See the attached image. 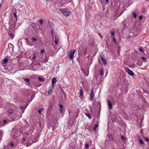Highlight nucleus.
<instances>
[{"label": "nucleus", "mask_w": 149, "mask_h": 149, "mask_svg": "<svg viewBox=\"0 0 149 149\" xmlns=\"http://www.w3.org/2000/svg\"><path fill=\"white\" fill-rule=\"evenodd\" d=\"M139 141L140 143L142 144H144L142 140L140 138L139 139Z\"/></svg>", "instance_id": "obj_15"}, {"label": "nucleus", "mask_w": 149, "mask_h": 149, "mask_svg": "<svg viewBox=\"0 0 149 149\" xmlns=\"http://www.w3.org/2000/svg\"><path fill=\"white\" fill-rule=\"evenodd\" d=\"M10 145L12 146H13L14 145V143H11V144H10Z\"/></svg>", "instance_id": "obj_40"}, {"label": "nucleus", "mask_w": 149, "mask_h": 149, "mask_svg": "<svg viewBox=\"0 0 149 149\" xmlns=\"http://www.w3.org/2000/svg\"><path fill=\"white\" fill-rule=\"evenodd\" d=\"M139 50L142 53H143L144 52V50L142 49L141 48H139Z\"/></svg>", "instance_id": "obj_22"}, {"label": "nucleus", "mask_w": 149, "mask_h": 149, "mask_svg": "<svg viewBox=\"0 0 149 149\" xmlns=\"http://www.w3.org/2000/svg\"><path fill=\"white\" fill-rule=\"evenodd\" d=\"M14 17L16 18L17 17V14H16V13H14Z\"/></svg>", "instance_id": "obj_35"}, {"label": "nucleus", "mask_w": 149, "mask_h": 149, "mask_svg": "<svg viewBox=\"0 0 149 149\" xmlns=\"http://www.w3.org/2000/svg\"><path fill=\"white\" fill-rule=\"evenodd\" d=\"M10 36H11V37H13V34H11H11H10Z\"/></svg>", "instance_id": "obj_42"}, {"label": "nucleus", "mask_w": 149, "mask_h": 149, "mask_svg": "<svg viewBox=\"0 0 149 149\" xmlns=\"http://www.w3.org/2000/svg\"><path fill=\"white\" fill-rule=\"evenodd\" d=\"M45 52V50L44 49H42V50L40 52L41 54H43Z\"/></svg>", "instance_id": "obj_31"}, {"label": "nucleus", "mask_w": 149, "mask_h": 149, "mask_svg": "<svg viewBox=\"0 0 149 149\" xmlns=\"http://www.w3.org/2000/svg\"><path fill=\"white\" fill-rule=\"evenodd\" d=\"M19 108L21 109H23L24 108H23V107L22 106H20L19 107Z\"/></svg>", "instance_id": "obj_37"}, {"label": "nucleus", "mask_w": 149, "mask_h": 149, "mask_svg": "<svg viewBox=\"0 0 149 149\" xmlns=\"http://www.w3.org/2000/svg\"><path fill=\"white\" fill-rule=\"evenodd\" d=\"M100 57L101 58V60L102 61L104 65H105L107 64V62L104 59V58L101 55L100 56Z\"/></svg>", "instance_id": "obj_6"}, {"label": "nucleus", "mask_w": 149, "mask_h": 149, "mask_svg": "<svg viewBox=\"0 0 149 149\" xmlns=\"http://www.w3.org/2000/svg\"><path fill=\"white\" fill-rule=\"evenodd\" d=\"M8 46L9 47H10V48H11V47H13V45L11 43H9L8 44Z\"/></svg>", "instance_id": "obj_23"}, {"label": "nucleus", "mask_w": 149, "mask_h": 149, "mask_svg": "<svg viewBox=\"0 0 149 149\" xmlns=\"http://www.w3.org/2000/svg\"><path fill=\"white\" fill-rule=\"evenodd\" d=\"M60 10L65 16H68L70 15V12L69 11H66L65 9H61Z\"/></svg>", "instance_id": "obj_1"}, {"label": "nucleus", "mask_w": 149, "mask_h": 149, "mask_svg": "<svg viewBox=\"0 0 149 149\" xmlns=\"http://www.w3.org/2000/svg\"><path fill=\"white\" fill-rule=\"evenodd\" d=\"M83 95V91L81 88L80 89V96H82Z\"/></svg>", "instance_id": "obj_17"}, {"label": "nucleus", "mask_w": 149, "mask_h": 149, "mask_svg": "<svg viewBox=\"0 0 149 149\" xmlns=\"http://www.w3.org/2000/svg\"><path fill=\"white\" fill-rule=\"evenodd\" d=\"M142 59L144 60H146V58L144 57H142Z\"/></svg>", "instance_id": "obj_34"}, {"label": "nucleus", "mask_w": 149, "mask_h": 149, "mask_svg": "<svg viewBox=\"0 0 149 149\" xmlns=\"http://www.w3.org/2000/svg\"><path fill=\"white\" fill-rule=\"evenodd\" d=\"M25 140H26L25 138H23V141H25Z\"/></svg>", "instance_id": "obj_44"}, {"label": "nucleus", "mask_w": 149, "mask_h": 149, "mask_svg": "<svg viewBox=\"0 0 149 149\" xmlns=\"http://www.w3.org/2000/svg\"><path fill=\"white\" fill-rule=\"evenodd\" d=\"M52 85L53 87L55 85V83L57 81L56 79V78H53L52 79Z\"/></svg>", "instance_id": "obj_4"}, {"label": "nucleus", "mask_w": 149, "mask_h": 149, "mask_svg": "<svg viewBox=\"0 0 149 149\" xmlns=\"http://www.w3.org/2000/svg\"><path fill=\"white\" fill-rule=\"evenodd\" d=\"M24 80L25 81L28 83L29 84H30V80L29 79L27 78H25L24 79Z\"/></svg>", "instance_id": "obj_11"}, {"label": "nucleus", "mask_w": 149, "mask_h": 149, "mask_svg": "<svg viewBox=\"0 0 149 149\" xmlns=\"http://www.w3.org/2000/svg\"><path fill=\"white\" fill-rule=\"evenodd\" d=\"M52 91H53L52 89L50 90L48 92V94H51L52 93Z\"/></svg>", "instance_id": "obj_20"}, {"label": "nucleus", "mask_w": 149, "mask_h": 149, "mask_svg": "<svg viewBox=\"0 0 149 149\" xmlns=\"http://www.w3.org/2000/svg\"><path fill=\"white\" fill-rule=\"evenodd\" d=\"M38 79L40 81H43L44 80V79H43L41 77H38Z\"/></svg>", "instance_id": "obj_21"}, {"label": "nucleus", "mask_w": 149, "mask_h": 149, "mask_svg": "<svg viewBox=\"0 0 149 149\" xmlns=\"http://www.w3.org/2000/svg\"><path fill=\"white\" fill-rule=\"evenodd\" d=\"M59 106L60 107V109L59 110L61 112V113H62L63 110V106L61 104H59Z\"/></svg>", "instance_id": "obj_10"}, {"label": "nucleus", "mask_w": 149, "mask_h": 149, "mask_svg": "<svg viewBox=\"0 0 149 149\" xmlns=\"http://www.w3.org/2000/svg\"><path fill=\"white\" fill-rule=\"evenodd\" d=\"M99 36H100V38H102V35L100 33H98Z\"/></svg>", "instance_id": "obj_36"}, {"label": "nucleus", "mask_w": 149, "mask_h": 149, "mask_svg": "<svg viewBox=\"0 0 149 149\" xmlns=\"http://www.w3.org/2000/svg\"><path fill=\"white\" fill-rule=\"evenodd\" d=\"M51 33H53V31H51Z\"/></svg>", "instance_id": "obj_46"}, {"label": "nucleus", "mask_w": 149, "mask_h": 149, "mask_svg": "<svg viewBox=\"0 0 149 149\" xmlns=\"http://www.w3.org/2000/svg\"><path fill=\"white\" fill-rule=\"evenodd\" d=\"M7 121L6 120H4L3 122V123H6V122Z\"/></svg>", "instance_id": "obj_38"}, {"label": "nucleus", "mask_w": 149, "mask_h": 149, "mask_svg": "<svg viewBox=\"0 0 149 149\" xmlns=\"http://www.w3.org/2000/svg\"><path fill=\"white\" fill-rule=\"evenodd\" d=\"M111 36L113 37L114 36L115 33H114V31H113L111 33Z\"/></svg>", "instance_id": "obj_29"}, {"label": "nucleus", "mask_w": 149, "mask_h": 149, "mask_svg": "<svg viewBox=\"0 0 149 149\" xmlns=\"http://www.w3.org/2000/svg\"><path fill=\"white\" fill-rule=\"evenodd\" d=\"M54 42L56 45L58 44V40L56 38H55L54 40Z\"/></svg>", "instance_id": "obj_19"}, {"label": "nucleus", "mask_w": 149, "mask_h": 149, "mask_svg": "<svg viewBox=\"0 0 149 149\" xmlns=\"http://www.w3.org/2000/svg\"><path fill=\"white\" fill-rule=\"evenodd\" d=\"M8 112L10 114H11L12 113H13V111H10V110H8Z\"/></svg>", "instance_id": "obj_33"}, {"label": "nucleus", "mask_w": 149, "mask_h": 149, "mask_svg": "<svg viewBox=\"0 0 149 149\" xmlns=\"http://www.w3.org/2000/svg\"><path fill=\"white\" fill-rule=\"evenodd\" d=\"M63 95H64V96L65 97V93L64 92V91H63Z\"/></svg>", "instance_id": "obj_39"}, {"label": "nucleus", "mask_w": 149, "mask_h": 149, "mask_svg": "<svg viewBox=\"0 0 149 149\" xmlns=\"http://www.w3.org/2000/svg\"><path fill=\"white\" fill-rule=\"evenodd\" d=\"M44 110L43 108H41L38 110V112L40 114H41V112Z\"/></svg>", "instance_id": "obj_16"}, {"label": "nucleus", "mask_w": 149, "mask_h": 149, "mask_svg": "<svg viewBox=\"0 0 149 149\" xmlns=\"http://www.w3.org/2000/svg\"><path fill=\"white\" fill-rule=\"evenodd\" d=\"M125 69L126 72L129 75L132 76H133L134 75V72L130 70L128 68H125Z\"/></svg>", "instance_id": "obj_3"}, {"label": "nucleus", "mask_w": 149, "mask_h": 149, "mask_svg": "<svg viewBox=\"0 0 149 149\" xmlns=\"http://www.w3.org/2000/svg\"><path fill=\"white\" fill-rule=\"evenodd\" d=\"M76 51L75 49H73L70 52L69 54V58L70 59H72Z\"/></svg>", "instance_id": "obj_2"}, {"label": "nucleus", "mask_w": 149, "mask_h": 149, "mask_svg": "<svg viewBox=\"0 0 149 149\" xmlns=\"http://www.w3.org/2000/svg\"><path fill=\"white\" fill-rule=\"evenodd\" d=\"M39 21L40 22V24L41 25L43 23V20L42 19H40L39 20Z\"/></svg>", "instance_id": "obj_18"}, {"label": "nucleus", "mask_w": 149, "mask_h": 149, "mask_svg": "<svg viewBox=\"0 0 149 149\" xmlns=\"http://www.w3.org/2000/svg\"><path fill=\"white\" fill-rule=\"evenodd\" d=\"M121 138L123 140H125L124 138V137L123 136H121Z\"/></svg>", "instance_id": "obj_41"}, {"label": "nucleus", "mask_w": 149, "mask_h": 149, "mask_svg": "<svg viewBox=\"0 0 149 149\" xmlns=\"http://www.w3.org/2000/svg\"><path fill=\"white\" fill-rule=\"evenodd\" d=\"M145 139L146 141H149V139H148V137H145Z\"/></svg>", "instance_id": "obj_30"}, {"label": "nucleus", "mask_w": 149, "mask_h": 149, "mask_svg": "<svg viewBox=\"0 0 149 149\" xmlns=\"http://www.w3.org/2000/svg\"><path fill=\"white\" fill-rule=\"evenodd\" d=\"M99 75L102 76L103 75V69L102 68H101L99 70Z\"/></svg>", "instance_id": "obj_9"}, {"label": "nucleus", "mask_w": 149, "mask_h": 149, "mask_svg": "<svg viewBox=\"0 0 149 149\" xmlns=\"http://www.w3.org/2000/svg\"><path fill=\"white\" fill-rule=\"evenodd\" d=\"M98 125L97 124H96L94 127L93 128V130L94 131H95L96 130V128L98 127Z\"/></svg>", "instance_id": "obj_13"}, {"label": "nucleus", "mask_w": 149, "mask_h": 149, "mask_svg": "<svg viewBox=\"0 0 149 149\" xmlns=\"http://www.w3.org/2000/svg\"><path fill=\"white\" fill-rule=\"evenodd\" d=\"M109 0H106V3H107L108 2Z\"/></svg>", "instance_id": "obj_45"}, {"label": "nucleus", "mask_w": 149, "mask_h": 149, "mask_svg": "<svg viewBox=\"0 0 149 149\" xmlns=\"http://www.w3.org/2000/svg\"><path fill=\"white\" fill-rule=\"evenodd\" d=\"M93 93H94V92L93 90L92 89L91 90V94H90V100L91 101H92L93 99Z\"/></svg>", "instance_id": "obj_5"}, {"label": "nucleus", "mask_w": 149, "mask_h": 149, "mask_svg": "<svg viewBox=\"0 0 149 149\" xmlns=\"http://www.w3.org/2000/svg\"><path fill=\"white\" fill-rule=\"evenodd\" d=\"M31 144H29V143H27L26 144L27 146H29Z\"/></svg>", "instance_id": "obj_43"}, {"label": "nucleus", "mask_w": 149, "mask_h": 149, "mask_svg": "<svg viewBox=\"0 0 149 149\" xmlns=\"http://www.w3.org/2000/svg\"><path fill=\"white\" fill-rule=\"evenodd\" d=\"M133 17L135 18H136V13H133Z\"/></svg>", "instance_id": "obj_27"}, {"label": "nucleus", "mask_w": 149, "mask_h": 149, "mask_svg": "<svg viewBox=\"0 0 149 149\" xmlns=\"http://www.w3.org/2000/svg\"><path fill=\"white\" fill-rule=\"evenodd\" d=\"M25 40H26V42L27 43L28 45H29L32 46V44L29 39H28L27 38H26L25 39Z\"/></svg>", "instance_id": "obj_7"}, {"label": "nucleus", "mask_w": 149, "mask_h": 149, "mask_svg": "<svg viewBox=\"0 0 149 149\" xmlns=\"http://www.w3.org/2000/svg\"><path fill=\"white\" fill-rule=\"evenodd\" d=\"M36 57V54H35L34 55H33V59H35Z\"/></svg>", "instance_id": "obj_25"}, {"label": "nucleus", "mask_w": 149, "mask_h": 149, "mask_svg": "<svg viewBox=\"0 0 149 149\" xmlns=\"http://www.w3.org/2000/svg\"><path fill=\"white\" fill-rule=\"evenodd\" d=\"M32 40L33 41H36L37 40V39L34 37H33L32 38Z\"/></svg>", "instance_id": "obj_26"}, {"label": "nucleus", "mask_w": 149, "mask_h": 149, "mask_svg": "<svg viewBox=\"0 0 149 149\" xmlns=\"http://www.w3.org/2000/svg\"><path fill=\"white\" fill-rule=\"evenodd\" d=\"M107 104L109 107L111 109H112V104L111 102L109 100H107Z\"/></svg>", "instance_id": "obj_8"}, {"label": "nucleus", "mask_w": 149, "mask_h": 149, "mask_svg": "<svg viewBox=\"0 0 149 149\" xmlns=\"http://www.w3.org/2000/svg\"><path fill=\"white\" fill-rule=\"evenodd\" d=\"M8 59L7 58H5L3 60V62L4 64H5L8 62Z\"/></svg>", "instance_id": "obj_14"}, {"label": "nucleus", "mask_w": 149, "mask_h": 149, "mask_svg": "<svg viewBox=\"0 0 149 149\" xmlns=\"http://www.w3.org/2000/svg\"><path fill=\"white\" fill-rule=\"evenodd\" d=\"M85 115L88 117L89 119H91L92 118V117L91 115L88 113H86L85 114Z\"/></svg>", "instance_id": "obj_12"}, {"label": "nucleus", "mask_w": 149, "mask_h": 149, "mask_svg": "<svg viewBox=\"0 0 149 149\" xmlns=\"http://www.w3.org/2000/svg\"><path fill=\"white\" fill-rule=\"evenodd\" d=\"M139 19H140V20H142L143 18V17L142 15H140L139 17Z\"/></svg>", "instance_id": "obj_28"}, {"label": "nucleus", "mask_w": 149, "mask_h": 149, "mask_svg": "<svg viewBox=\"0 0 149 149\" xmlns=\"http://www.w3.org/2000/svg\"><path fill=\"white\" fill-rule=\"evenodd\" d=\"M113 40L114 41V43L116 44V40L114 37H113Z\"/></svg>", "instance_id": "obj_32"}, {"label": "nucleus", "mask_w": 149, "mask_h": 149, "mask_svg": "<svg viewBox=\"0 0 149 149\" xmlns=\"http://www.w3.org/2000/svg\"><path fill=\"white\" fill-rule=\"evenodd\" d=\"M47 60H46V62H47Z\"/></svg>", "instance_id": "obj_47"}, {"label": "nucleus", "mask_w": 149, "mask_h": 149, "mask_svg": "<svg viewBox=\"0 0 149 149\" xmlns=\"http://www.w3.org/2000/svg\"><path fill=\"white\" fill-rule=\"evenodd\" d=\"M88 147H89V145L88 143H86L85 145V147H86V148L88 149Z\"/></svg>", "instance_id": "obj_24"}]
</instances>
